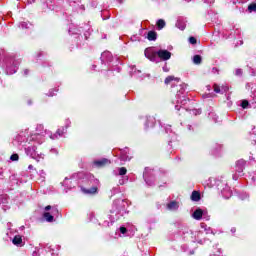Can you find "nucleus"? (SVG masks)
<instances>
[{
    "label": "nucleus",
    "instance_id": "13",
    "mask_svg": "<svg viewBox=\"0 0 256 256\" xmlns=\"http://www.w3.org/2000/svg\"><path fill=\"white\" fill-rule=\"evenodd\" d=\"M156 25H157V28L159 29V31H161V29H165V25H166L165 20L159 19L157 21Z\"/></svg>",
    "mask_w": 256,
    "mask_h": 256
},
{
    "label": "nucleus",
    "instance_id": "2",
    "mask_svg": "<svg viewBox=\"0 0 256 256\" xmlns=\"http://www.w3.org/2000/svg\"><path fill=\"white\" fill-rule=\"evenodd\" d=\"M144 55L150 61H155V59H157V52L153 51V48H146L144 51Z\"/></svg>",
    "mask_w": 256,
    "mask_h": 256
},
{
    "label": "nucleus",
    "instance_id": "19",
    "mask_svg": "<svg viewBox=\"0 0 256 256\" xmlns=\"http://www.w3.org/2000/svg\"><path fill=\"white\" fill-rule=\"evenodd\" d=\"M189 43H191V45H197V38L191 36L189 38Z\"/></svg>",
    "mask_w": 256,
    "mask_h": 256
},
{
    "label": "nucleus",
    "instance_id": "17",
    "mask_svg": "<svg viewBox=\"0 0 256 256\" xmlns=\"http://www.w3.org/2000/svg\"><path fill=\"white\" fill-rule=\"evenodd\" d=\"M241 107L242 109H247V107H249V101L243 100L241 103Z\"/></svg>",
    "mask_w": 256,
    "mask_h": 256
},
{
    "label": "nucleus",
    "instance_id": "16",
    "mask_svg": "<svg viewBox=\"0 0 256 256\" xmlns=\"http://www.w3.org/2000/svg\"><path fill=\"white\" fill-rule=\"evenodd\" d=\"M248 11L250 13H253V11H256V3H252L248 6Z\"/></svg>",
    "mask_w": 256,
    "mask_h": 256
},
{
    "label": "nucleus",
    "instance_id": "4",
    "mask_svg": "<svg viewBox=\"0 0 256 256\" xmlns=\"http://www.w3.org/2000/svg\"><path fill=\"white\" fill-rule=\"evenodd\" d=\"M81 191H82V193H84L85 195H95L96 193H98L99 188H97V186H93V187H91L90 189H87V188L82 187V188H81Z\"/></svg>",
    "mask_w": 256,
    "mask_h": 256
},
{
    "label": "nucleus",
    "instance_id": "24",
    "mask_svg": "<svg viewBox=\"0 0 256 256\" xmlns=\"http://www.w3.org/2000/svg\"><path fill=\"white\" fill-rule=\"evenodd\" d=\"M231 233H236V231H237V228H231Z\"/></svg>",
    "mask_w": 256,
    "mask_h": 256
},
{
    "label": "nucleus",
    "instance_id": "9",
    "mask_svg": "<svg viewBox=\"0 0 256 256\" xmlns=\"http://www.w3.org/2000/svg\"><path fill=\"white\" fill-rule=\"evenodd\" d=\"M191 201H201V193L199 191H193L190 196Z\"/></svg>",
    "mask_w": 256,
    "mask_h": 256
},
{
    "label": "nucleus",
    "instance_id": "22",
    "mask_svg": "<svg viewBox=\"0 0 256 256\" xmlns=\"http://www.w3.org/2000/svg\"><path fill=\"white\" fill-rule=\"evenodd\" d=\"M120 233H122V235H125V233H127V228L126 227H120Z\"/></svg>",
    "mask_w": 256,
    "mask_h": 256
},
{
    "label": "nucleus",
    "instance_id": "1",
    "mask_svg": "<svg viewBox=\"0 0 256 256\" xmlns=\"http://www.w3.org/2000/svg\"><path fill=\"white\" fill-rule=\"evenodd\" d=\"M157 56L162 61H169V59H171V52H169L168 50H159L157 51Z\"/></svg>",
    "mask_w": 256,
    "mask_h": 256
},
{
    "label": "nucleus",
    "instance_id": "8",
    "mask_svg": "<svg viewBox=\"0 0 256 256\" xmlns=\"http://www.w3.org/2000/svg\"><path fill=\"white\" fill-rule=\"evenodd\" d=\"M172 81H176V83H179V81H181V78H177L175 76H168L165 78L164 83L165 85H170Z\"/></svg>",
    "mask_w": 256,
    "mask_h": 256
},
{
    "label": "nucleus",
    "instance_id": "23",
    "mask_svg": "<svg viewBox=\"0 0 256 256\" xmlns=\"http://www.w3.org/2000/svg\"><path fill=\"white\" fill-rule=\"evenodd\" d=\"M45 211H51V205L46 206Z\"/></svg>",
    "mask_w": 256,
    "mask_h": 256
},
{
    "label": "nucleus",
    "instance_id": "12",
    "mask_svg": "<svg viewBox=\"0 0 256 256\" xmlns=\"http://www.w3.org/2000/svg\"><path fill=\"white\" fill-rule=\"evenodd\" d=\"M43 217H44V219H45V221H47L48 223H53V221H54V217H53V215H51V213H49V212H45L44 214H43Z\"/></svg>",
    "mask_w": 256,
    "mask_h": 256
},
{
    "label": "nucleus",
    "instance_id": "3",
    "mask_svg": "<svg viewBox=\"0 0 256 256\" xmlns=\"http://www.w3.org/2000/svg\"><path fill=\"white\" fill-rule=\"evenodd\" d=\"M94 165H96V167H98V168L107 167V165H111V160H109L107 158H103L101 160H96V161H94Z\"/></svg>",
    "mask_w": 256,
    "mask_h": 256
},
{
    "label": "nucleus",
    "instance_id": "10",
    "mask_svg": "<svg viewBox=\"0 0 256 256\" xmlns=\"http://www.w3.org/2000/svg\"><path fill=\"white\" fill-rule=\"evenodd\" d=\"M177 101L178 103H180L181 105H187V103H189V98H187L186 96H182L178 93L177 94Z\"/></svg>",
    "mask_w": 256,
    "mask_h": 256
},
{
    "label": "nucleus",
    "instance_id": "11",
    "mask_svg": "<svg viewBox=\"0 0 256 256\" xmlns=\"http://www.w3.org/2000/svg\"><path fill=\"white\" fill-rule=\"evenodd\" d=\"M147 39H148V41H157V32L149 31Z\"/></svg>",
    "mask_w": 256,
    "mask_h": 256
},
{
    "label": "nucleus",
    "instance_id": "18",
    "mask_svg": "<svg viewBox=\"0 0 256 256\" xmlns=\"http://www.w3.org/2000/svg\"><path fill=\"white\" fill-rule=\"evenodd\" d=\"M119 175H127V168L125 167L119 168Z\"/></svg>",
    "mask_w": 256,
    "mask_h": 256
},
{
    "label": "nucleus",
    "instance_id": "6",
    "mask_svg": "<svg viewBox=\"0 0 256 256\" xmlns=\"http://www.w3.org/2000/svg\"><path fill=\"white\" fill-rule=\"evenodd\" d=\"M12 243L13 245H16V247H23V237H21V235L14 236Z\"/></svg>",
    "mask_w": 256,
    "mask_h": 256
},
{
    "label": "nucleus",
    "instance_id": "15",
    "mask_svg": "<svg viewBox=\"0 0 256 256\" xmlns=\"http://www.w3.org/2000/svg\"><path fill=\"white\" fill-rule=\"evenodd\" d=\"M213 89H214V93H223V91L221 90V86L217 84L213 85Z\"/></svg>",
    "mask_w": 256,
    "mask_h": 256
},
{
    "label": "nucleus",
    "instance_id": "7",
    "mask_svg": "<svg viewBox=\"0 0 256 256\" xmlns=\"http://www.w3.org/2000/svg\"><path fill=\"white\" fill-rule=\"evenodd\" d=\"M168 211H177L179 209V202L177 201H171L167 204Z\"/></svg>",
    "mask_w": 256,
    "mask_h": 256
},
{
    "label": "nucleus",
    "instance_id": "14",
    "mask_svg": "<svg viewBox=\"0 0 256 256\" xmlns=\"http://www.w3.org/2000/svg\"><path fill=\"white\" fill-rule=\"evenodd\" d=\"M203 61V58H201V55H194L193 57V63L195 65H201V62Z\"/></svg>",
    "mask_w": 256,
    "mask_h": 256
},
{
    "label": "nucleus",
    "instance_id": "20",
    "mask_svg": "<svg viewBox=\"0 0 256 256\" xmlns=\"http://www.w3.org/2000/svg\"><path fill=\"white\" fill-rule=\"evenodd\" d=\"M11 161H19V154H12L10 156Z\"/></svg>",
    "mask_w": 256,
    "mask_h": 256
},
{
    "label": "nucleus",
    "instance_id": "21",
    "mask_svg": "<svg viewBox=\"0 0 256 256\" xmlns=\"http://www.w3.org/2000/svg\"><path fill=\"white\" fill-rule=\"evenodd\" d=\"M235 75H237V77H241V75H243V69H236Z\"/></svg>",
    "mask_w": 256,
    "mask_h": 256
},
{
    "label": "nucleus",
    "instance_id": "5",
    "mask_svg": "<svg viewBox=\"0 0 256 256\" xmlns=\"http://www.w3.org/2000/svg\"><path fill=\"white\" fill-rule=\"evenodd\" d=\"M193 219H195L196 221H201V219H203V209L201 208H197L193 214H192Z\"/></svg>",
    "mask_w": 256,
    "mask_h": 256
},
{
    "label": "nucleus",
    "instance_id": "25",
    "mask_svg": "<svg viewBox=\"0 0 256 256\" xmlns=\"http://www.w3.org/2000/svg\"><path fill=\"white\" fill-rule=\"evenodd\" d=\"M238 163H242V165H245V160H239Z\"/></svg>",
    "mask_w": 256,
    "mask_h": 256
}]
</instances>
